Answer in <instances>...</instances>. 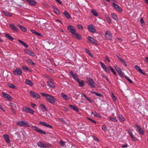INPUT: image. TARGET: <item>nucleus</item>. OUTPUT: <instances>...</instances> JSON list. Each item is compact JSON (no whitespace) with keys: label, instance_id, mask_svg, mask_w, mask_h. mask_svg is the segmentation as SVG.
I'll return each mask as SVG.
<instances>
[{"label":"nucleus","instance_id":"9","mask_svg":"<svg viewBox=\"0 0 148 148\" xmlns=\"http://www.w3.org/2000/svg\"><path fill=\"white\" fill-rule=\"evenodd\" d=\"M9 27L11 30L15 32H17L19 30V29L13 24H10Z\"/></svg>","mask_w":148,"mask_h":148},{"label":"nucleus","instance_id":"27","mask_svg":"<svg viewBox=\"0 0 148 148\" xmlns=\"http://www.w3.org/2000/svg\"><path fill=\"white\" fill-rule=\"evenodd\" d=\"M79 84V85L81 87H83L84 85V81L82 80H79V79L77 81Z\"/></svg>","mask_w":148,"mask_h":148},{"label":"nucleus","instance_id":"2","mask_svg":"<svg viewBox=\"0 0 148 148\" xmlns=\"http://www.w3.org/2000/svg\"><path fill=\"white\" fill-rule=\"evenodd\" d=\"M16 124L20 126H24L27 127H30V125L29 123L27 122L23 121H20L17 122Z\"/></svg>","mask_w":148,"mask_h":148},{"label":"nucleus","instance_id":"40","mask_svg":"<svg viewBox=\"0 0 148 148\" xmlns=\"http://www.w3.org/2000/svg\"><path fill=\"white\" fill-rule=\"evenodd\" d=\"M27 62L29 64H31L32 65H34L35 63L32 60L30 59H29L26 60Z\"/></svg>","mask_w":148,"mask_h":148},{"label":"nucleus","instance_id":"38","mask_svg":"<svg viewBox=\"0 0 148 148\" xmlns=\"http://www.w3.org/2000/svg\"><path fill=\"white\" fill-rule=\"evenodd\" d=\"M119 61L121 62L123 64L126 66L127 65V64H126L125 62V60H124L123 59L121 58H119Z\"/></svg>","mask_w":148,"mask_h":148},{"label":"nucleus","instance_id":"63","mask_svg":"<svg viewBox=\"0 0 148 148\" xmlns=\"http://www.w3.org/2000/svg\"><path fill=\"white\" fill-rule=\"evenodd\" d=\"M140 22L142 24H143L145 23L143 18H141L140 20Z\"/></svg>","mask_w":148,"mask_h":148},{"label":"nucleus","instance_id":"35","mask_svg":"<svg viewBox=\"0 0 148 148\" xmlns=\"http://www.w3.org/2000/svg\"><path fill=\"white\" fill-rule=\"evenodd\" d=\"M18 26L19 27L20 29L23 31L26 32L27 31V29L25 27L23 26L20 25H18Z\"/></svg>","mask_w":148,"mask_h":148},{"label":"nucleus","instance_id":"39","mask_svg":"<svg viewBox=\"0 0 148 148\" xmlns=\"http://www.w3.org/2000/svg\"><path fill=\"white\" fill-rule=\"evenodd\" d=\"M105 17L108 23L109 24H110L111 23V21L110 17L108 15H106L105 16Z\"/></svg>","mask_w":148,"mask_h":148},{"label":"nucleus","instance_id":"43","mask_svg":"<svg viewBox=\"0 0 148 148\" xmlns=\"http://www.w3.org/2000/svg\"><path fill=\"white\" fill-rule=\"evenodd\" d=\"M111 16L112 17L114 20L116 21H117V16L116 14L114 13H112L111 14Z\"/></svg>","mask_w":148,"mask_h":148},{"label":"nucleus","instance_id":"8","mask_svg":"<svg viewBox=\"0 0 148 148\" xmlns=\"http://www.w3.org/2000/svg\"><path fill=\"white\" fill-rule=\"evenodd\" d=\"M13 73L15 75H19L22 74V70L21 69L17 68L13 71Z\"/></svg>","mask_w":148,"mask_h":148},{"label":"nucleus","instance_id":"31","mask_svg":"<svg viewBox=\"0 0 148 148\" xmlns=\"http://www.w3.org/2000/svg\"><path fill=\"white\" fill-rule=\"evenodd\" d=\"M91 12L93 15L95 16H98V13L97 11L94 9H92L91 10Z\"/></svg>","mask_w":148,"mask_h":148},{"label":"nucleus","instance_id":"46","mask_svg":"<svg viewBox=\"0 0 148 148\" xmlns=\"http://www.w3.org/2000/svg\"><path fill=\"white\" fill-rule=\"evenodd\" d=\"M40 106L42 107L44 110L46 111H47L48 109L46 108V106L43 104H41L40 105Z\"/></svg>","mask_w":148,"mask_h":148},{"label":"nucleus","instance_id":"58","mask_svg":"<svg viewBox=\"0 0 148 148\" xmlns=\"http://www.w3.org/2000/svg\"><path fill=\"white\" fill-rule=\"evenodd\" d=\"M112 97L113 100L115 101H116V97L113 93L112 94Z\"/></svg>","mask_w":148,"mask_h":148},{"label":"nucleus","instance_id":"47","mask_svg":"<svg viewBox=\"0 0 148 148\" xmlns=\"http://www.w3.org/2000/svg\"><path fill=\"white\" fill-rule=\"evenodd\" d=\"M29 108L27 107H24L22 109V110L25 112H27Z\"/></svg>","mask_w":148,"mask_h":148},{"label":"nucleus","instance_id":"56","mask_svg":"<svg viewBox=\"0 0 148 148\" xmlns=\"http://www.w3.org/2000/svg\"><path fill=\"white\" fill-rule=\"evenodd\" d=\"M102 129L103 130L106 132L107 130V128L106 125H103L102 127Z\"/></svg>","mask_w":148,"mask_h":148},{"label":"nucleus","instance_id":"59","mask_svg":"<svg viewBox=\"0 0 148 148\" xmlns=\"http://www.w3.org/2000/svg\"><path fill=\"white\" fill-rule=\"evenodd\" d=\"M22 68L24 70L28 71L29 70V69L25 66H23Z\"/></svg>","mask_w":148,"mask_h":148},{"label":"nucleus","instance_id":"7","mask_svg":"<svg viewBox=\"0 0 148 148\" xmlns=\"http://www.w3.org/2000/svg\"><path fill=\"white\" fill-rule=\"evenodd\" d=\"M29 93L32 97L36 99H39L40 98V96L38 94L32 91H30Z\"/></svg>","mask_w":148,"mask_h":148},{"label":"nucleus","instance_id":"62","mask_svg":"<svg viewBox=\"0 0 148 148\" xmlns=\"http://www.w3.org/2000/svg\"><path fill=\"white\" fill-rule=\"evenodd\" d=\"M88 101H89V102H90L91 103H92L93 102V101H92L90 98H88V97H87V98L86 99Z\"/></svg>","mask_w":148,"mask_h":148},{"label":"nucleus","instance_id":"57","mask_svg":"<svg viewBox=\"0 0 148 148\" xmlns=\"http://www.w3.org/2000/svg\"><path fill=\"white\" fill-rule=\"evenodd\" d=\"M110 119L111 121H114V122H117L118 121L116 119L114 118L110 117Z\"/></svg>","mask_w":148,"mask_h":148},{"label":"nucleus","instance_id":"5","mask_svg":"<svg viewBox=\"0 0 148 148\" xmlns=\"http://www.w3.org/2000/svg\"><path fill=\"white\" fill-rule=\"evenodd\" d=\"M105 36L106 39L108 40H111L112 38V34L108 30L106 31Z\"/></svg>","mask_w":148,"mask_h":148},{"label":"nucleus","instance_id":"30","mask_svg":"<svg viewBox=\"0 0 148 148\" xmlns=\"http://www.w3.org/2000/svg\"><path fill=\"white\" fill-rule=\"evenodd\" d=\"M3 12L4 15L6 16L11 17L12 16V14L10 13L5 11H3Z\"/></svg>","mask_w":148,"mask_h":148},{"label":"nucleus","instance_id":"3","mask_svg":"<svg viewBox=\"0 0 148 148\" xmlns=\"http://www.w3.org/2000/svg\"><path fill=\"white\" fill-rule=\"evenodd\" d=\"M46 99L48 102L51 104L54 103L56 101V99L55 98L52 96L49 95Z\"/></svg>","mask_w":148,"mask_h":148},{"label":"nucleus","instance_id":"24","mask_svg":"<svg viewBox=\"0 0 148 148\" xmlns=\"http://www.w3.org/2000/svg\"><path fill=\"white\" fill-rule=\"evenodd\" d=\"M52 8L54 12L57 14H60V12L58 9L54 6L52 7Z\"/></svg>","mask_w":148,"mask_h":148},{"label":"nucleus","instance_id":"32","mask_svg":"<svg viewBox=\"0 0 148 148\" xmlns=\"http://www.w3.org/2000/svg\"><path fill=\"white\" fill-rule=\"evenodd\" d=\"M69 107L73 110H74L77 112H78L79 111L78 108L74 106H72L71 105H69Z\"/></svg>","mask_w":148,"mask_h":148},{"label":"nucleus","instance_id":"22","mask_svg":"<svg viewBox=\"0 0 148 148\" xmlns=\"http://www.w3.org/2000/svg\"><path fill=\"white\" fill-rule=\"evenodd\" d=\"M47 84L48 86L50 87L55 88V86L53 83L50 81H48L47 82Z\"/></svg>","mask_w":148,"mask_h":148},{"label":"nucleus","instance_id":"55","mask_svg":"<svg viewBox=\"0 0 148 148\" xmlns=\"http://www.w3.org/2000/svg\"><path fill=\"white\" fill-rule=\"evenodd\" d=\"M101 76L102 77L105 78L108 82H109L108 79L105 74H102L101 75Z\"/></svg>","mask_w":148,"mask_h":148},{"label":"nucleus","instance_id":"14","mask_svg":"<svg viewBox=\"0 0 148 148\" xmlns=\"http://www.w3.org/2000/svg\"><path fill=\"white\" fill-rule=\"evenodd\" d=\"M112 4L114 8L116 10L118 11L119 12H122V9L119 5L115 4L114 3H113Z\"/></svg>","mask_w":148,"mask_h":148},{"label":"nucleus","instance_id":"36","mask_svg":"<svg viewBox=\"0 0 148 148\" xmlns=\"http://www.w3.org/2000/svg\"><path fill=\"white\" fill-rule=\"evenodd\" d=\"M64 14L65 16L67 18H69L70 17V16L68 12L66 11L64 12Z\"/></svg>","mask_w":148,"mask_h":148},{"label":"nucleus","instance_id":"60","mask_svg":"<svg viewBox=\"0 0 148 148\" xmlns=\"http://www.w3.org/2000/svg\"><path fill=\"white\" fill-rule=\"evenodd\" d=\"M88 119L93 123H94L95 124H96L97 123L95 121V120H94L90 118H88Z\"/></svg>","mask_w":148,"mask_h":148},{"label":"nucleus","instance_id":"50","mask_svg":"<svg viewBox=\"0 0 148 148\" xmlns=\"http://www.w3.org/2000/svg\"><path fill=\"white\" fill-rule=\"evenodd\" d=\"M27 112L31 113L32 114H34V111L32 109L29 108Z\"/></svg>","mask_w":148,"mask_h":148},{"label":"nucleus","instance_id":"15","mask_svg":"<svg viewBox=\"0 0 148 148\" xmlns=\"http://www.w3.org/2000/svg\"><path fill=\"white\" fill-rule=\"evenodd\" d=\"M2 94L3 97L7 99L8 101H11L12 100L11 97L9 94H6L4 92H3Z\"/></svg>","mask_w":148,"mask_h":148},{"label":"nucleus","instance_id":"41","mask_svg":"<svg viewBox=\"0 0 148 148\" xmlns=\"http://www.w3.org/2000/svg\"><path fill=\"white\" fill-rule=\"evenodd\" d=\"M116 71L118 72V73L119 74V75L120 76H123V74H122V71L119 68H118L117 69H116Z\"/></svg>","mask_w":148,"mask_h":148},{"label":"nucleus","instance_id":"18","mask_svg":"<svg viewBox=\"0 0 148 148\" xmlns=\"http://www.w3.org/2000/svg\"><path fill=\"white\" fill-rule=\"evenodd\" d=\"M135 125H136V127H137L138 130L140 134L141 135L144 134V132L143 130L141 128V127L140 126H139V125H138L137 124H136Z\"/></svg>","mask_w":148,"mask_h":148},{"label":"nucleus","instance_id":"16","mask_svg":"<svg viewBox=\"0 0 148 148\" xmlns=\"http://www.w3.org/2000/svg\"><path fill=\"white\" fill-rule=\"evenodd\" d=\"M39 123L42 125L43 126H46L47 127H49L51 128H52V127L51 125L48 124L47 123L45 122L40 121L39 122Z\"/></svg>","mask_w":148,"mask_h":148},{"label":"nucleus","instance_id":"54","mask_svg":"<svg viewBox=\"0 0 148 148\" xmlns=\"http://www.w3.org/2000/svg\"><path fill=\"white\" fill-rule=\"evenodd\" d=\"M125 77L130 83L132 84L133 83V82L128 77L126 76H125Z\"/></svg>","mask_w":148,"mask_h":148},{"label":"nucleus","instance_id":"17","mask_svg":"<svg viewBox=\"0 0 148 148\" xmlns=\"http://www.w3.org/2000/svg\"><path fill=\"white\" fill-rule=\"evenodd\" d=\"M3 136L7 143L8 144H10V141L8 135L7 134H4Z\"/></svg>","mask_w":148,"mask_h":148},{"label":"nucleus","instance_id":"4","mask_svg":"<svg viewBox=\"0 0 148 148\" xmlns=\"http://www.w3.org/2000/svg\"><path fill=\"white\" fill-rule=\"evenodd\" d=\"M68 31L71 33L72 35L76 32V29L75 27L72 25H69L67 27Z\"/></svg>","mask_w":148,"mask_h":148},{"label":"nucleus","instance_id":"37","mask_svg":"<svg viewBox=\"0 0 148 148\" xmlns=\"http://www.w3.org/2000/svg\"><path fill=\"white\" fill-rule=\"evenodd\" d=\"M30 31L32 33H34L35 34H36L38 36H42V34L37 32H36L34 30L31 29V30Z\"/></svg>","mask_w":148,"mask_h":148},{"label":"nucleus","instance_id":"52","mask_svg":"<svg viewBox=\"0 0 148 148\" xmlns=\"http://www.w3.org/2000/svg\"><path fill=\"white\" fill-rule=\"evenodd\" d=\"M40 94L43 97H46V98H47V97H48L49 94H46L44 92H41Z\"/></svg>","mask_w":148,"mask_h":148},{"label":"nucleus","instance_id":"29","mask_svg":"<svg viewBox=\"0 0 148 148\" xmlns=\"http://www.w3.org/2000/svg\"><path fill=\"white\" fill-rule=\"evenodd\" d=\"M92 114L94 115L95 116H96L99 118H101V116L99 114L95 112H92Z\"/></svg>","mask_w":148,"mask_h":148},{"label":"nucleus","instance_id":"42","mask_svg":"<svg viewBox=\"0 0 148 148\" xmlns=\"http://www.w3.org/2000/svg\"><path fill=\"white\" fill-rule=\"evenodd\" d=\"M8 86L10 88L14 89L16 88L15 86L12 84L9 83L8 84Z\"/></svg>","mask_w":148,"mask_h":148},{"label":"nucleus","instance_id":"21","mask_svg":"<svg viewBox=\"0 0 148 148\" xmlns=\"http://www.w3.org/2000/svg\"><path fill=\"white\" fill-rule=\"evenodd\" d=\"M128 133L130 135L132 140L134 141H136V139L133 134L132 132L130 130H128Z\"/></svg>","mask_w":148,"mask_h":148},{"label":"nucleus","instance_id":"44","mask_svg":"<svg viewBox=\"0 0 148 148\" xmlns=\"http://www.w3.org/2000/svg\"><path fill=\"white\" fill-rule=\"evenodd\" d=\"M66 142L61 140L60 142V143L61 146L65 147L66 146Z\"/></svg>","mask_w":148,"mask_h":148},{"label":"nucleus","instance_id":"61","mask_svg":"<svg viewBox=\"0 0 148 148\" xmlns=\"http://www.w3.org/2000/svg\"><path fill=\"white\" fill-rule=\"evenodd\" d=\"M96 95L99 97H102L103 96V95L102 94L97 92L96 93Z\"/></svg>","mask_w":148,"mask_h":148},{"label":"nucleus","instance_id":"25","mask_svg":"<svg viewBox=\"0 0 148 148\" xmlns=\"http://www.w3.org/2000/svg\"><path fill=\"white\" fill-rule=\"evenodd\" d=\"M62 97L66 101H68L69 99V97L66 95L62 93L61 94Z\"/></svg>","mask_w":148,"mask_h":148},{"label":"nucleus","instance_id":"12","mask_svg":"<svg viewBox=\"0 0 148 148\" xmlns=\"http://www.w3.org/2000/svg\"><path fill=\"white\" fill-rule=\"evenodd\" d=\"M24 51L26 53L31 56L33 57H35V56L34 53L29 50L25 49V50Z\"/></svg>","mask_w":148,"mask_h":148},{"label":"nucleus","instance_id":"23","mask_svg":"<svg viewBox=\"0 0 148 148\" xmlns=\"http://www.w3.org/2000/svg\"><path fill=\"white\" fill-rule=\"evenodd\" d=\"M88 39L90 41V42L95 44H97L95 40L93 39L90 36L88 37Z\"/></svg>","mask_w":148,"mask_h":148},{"label":"nucleus","instance_id":"1","mask_svg":"<svg viewBox=\"0 0 148 148\" xmlns=\"http://www.w3.org/2000/svg\"><path fill=\"white\" fill-rule=\"evenodd\" d=\"M87 83L91 88H95L96 87V83L94 81L90 78H88L86 79Z\"/></svg>","mask_w":148,"mask_h":148},{"label":"nucleus","instance_id":"26","mask_svg":"<svg viewBox=\"0 0 148 148\" xmlns=\"http://www.w3.org/2000/svg\"><path fill=\"white\" fill-rule=\"evenodd\" d=\"M5 36L6 38L12 41L14 40V38L8 34H5Z\"/></svg>","mask_w":148,"mask_h":148},{"label":"nucleus","instance_id":"51","mask_svg":"<svg viewBox=\"0 0 148 148\" xmlns=\"http://www.w3.org/2000/svg\"><path fill=\"white\" fill-rule=\"evenodd\" d=\"M77 28L81 30L82 31L83 29V27L82 25L81 24H78L77 25Z\"/></svg>","mask_w":148,"mask_h":148},{"label":"nucleus","instance_id":"33","mask_svg":"<svg viewBox=\"0 0 148 148\" xmlns=\"http://www.w3.org/2000/svg\"><path fill=\"white\" fill-rule=\"evenodd\" d=\"M25 83L31 86H32L33 85V83L30 80L28 79H26L25 81Z\"/></svg>","mask_w":148,"mask_h":148},{"label":"nucleus","instance_id":"28","mask_svg":"<svg viewBox=\"0 0 148 148\" xmlns=\"http://www.w3.org/2000/svg\"><path fill=\"white\" fill-rule=\"evenodd\" d=\"M18 41L25 47L26 48H27L28 47V45H27L25 42L22 41L20 39L18 40Z\"/></svg>","mask_w":148,"mask_h":148},{"label":"nucleus","instance_id":"11","mask_svg":"<svg viewBox=\"0 0 148 148\" xmlns=\"http://www.w3.org/2000/svg\"><path fill=\"white\" fill-rule=\"evenodd\" d=\"M72 36L73 37L79 40L82 39V36L78 33L76 32H75L74 34L72 35Z\"/></svg>","mask_w":148,"mask_h":148},{"label":"nucleus","instance_id":"64","mask_svg":"<svg viewBox=\"0 0 148 148\" xmlns=\"http://www.w3.org/2000/svg\"><path fill=\"white\" fill-rule=\"evenodd\" d=\"M106 71L107 73H109L110 72V71L109 69L106 67L105 69H104Z\"/></svg>","mask_w":148,"mask_h":148},{"label":"nucleus","instance_id":"45","mask_svg":"<svg viewBox=\"0 0 148 148\" xmlns=\"http://www.w3.org/2000/svg\"><path fill=\"white\" fill-rule=\"evenodd\" d=\"M134 68L139 72L142 70L139 66L137 65H135Z\"/></svg>","mask_w":148,"mask_h":148},{"label":"nucleus","instance_id":"19","mask_svg":"<svg viewBox=\"0 0 148 148\" xmlns=\"http://www.w3.org/2000/svg\"><path fill=\"white\" fill-rule=\"evenodd\" d=\"M26 1L29 3V4L32 6H34L36 4V2L34 0H26Z\"/></svg>","mask_w":148,"mask_h":148},{"label":"nucleus","instance_id":"13","mask_svg":"<svg viewBox=\"0 0 148 148\" xmlns=\"http://www.w3.org/2000/svg\"><path fill=\"white\" fill-rule=\"evenodd\" d=\"M38 145L41 148H48L49 146L46 144H45L42 142H39L37 143Z\"/></svg>","mask_w":148,"mask_h":148},{"label":"nucleus","instance_id":"10","mask_svg":"<svg viewBox=\"0 0 148 148\" xmlns=\"http://www.w3.org/2000/svg\"><path fill=\"white\" fill-rule=\"evenodd\" d=\"M88 28L89 30L91 32L95 33L96 32V30L92 25L90 24L88 25Z\"/></svg>","mask_w":148,"mask_h":148},{"label":"nucleus","instance_id":"49","mask_svg":"<svg viewBox=\"0 0 148 148\" xmlns=\"http://www.w3.org/2000/svg\"><path fill=\"white\" fill-rule=\"evenodd\" d=\"M109 68H110V70L114 73V75L115 76H116V72L115 71V70H114V69H113L111 66H109Z\"/></svg>","mask_w":148,"mask_h":148},{"label":"nucleus","instance_id":"53","mask_svg":"<svg viewBox=\"0 0 148 148\" xmlns=\"http://www.w3.org/2000/svg\"><path fill=\"white\" fill-rule=\"evenodd\" d=\"M9 105L11 106V108H15L16 107V106L14 103H10Z\"/></svg>","mask_w":148,"mask_h":148},{"label":"nucleus","instance_id":"48","mask_svg":"<svg viewBox=\"0 0 148 148\" xmlns=\"http://www.w3.org/2000/svg\"><path fill=\"white\" fill-rule=\"evenodd\" d=\"M99 63L101 64L102 67L103 69H105L107 67L103 63H102V62L100 61L99 62Z\"/></svg>","mask_w":148,"mask_h":148},{"label":"nucleus","instance_id":"20","mask_svg":"<svg viewBox=\"0 0 148 148\" xmlns=\"http://www.w3.org/2000/svg\"><path fill=\"white\" fill-rule=\"evenodd\" d=\"M70 73L73 79H75L77 81L79 79L77 75L74 74L72 71H70Z\"/></svg>","mask_w":148,"mask_h":148},{"label":"nucleus","instance_id":"34","mask_svg":"<svg viewBox=\"0 0 148 148\" xmlns=\"http://www.w3.org/2000/svg\"><path fill=\"white\" fill-rule=\"evenodd\" d=\"M118 117L119 118V119L121 122H123L125 121V119L122 115H118Z\"/></svg>","mask_w":148,"mask_h":148},{"label":"nucleus","instance_id":"6","mask_svg":"<svg viewBox=\"0 0 148 148\" xmlns=\"http://www.w3.org/2000/svg\"><path fill=\"white\" fill-rule=\"evenodd\" d=\"M32 128L39 133L44 135H45L46 134L45 132L42 131L40 129L38 128L36 126H32Z\"/></svg>","mask_w":148,"mask_h":148}]
</instances>
